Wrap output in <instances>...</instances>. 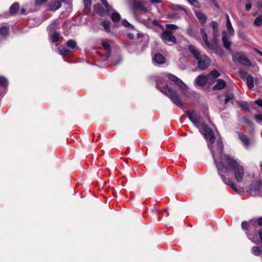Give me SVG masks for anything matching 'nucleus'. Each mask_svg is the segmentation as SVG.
Returning <instances> with one entry per match:
<instances>
[{"label":"nucleus","mask_w":262,"mask_h":262,"mask_svg":"<svg viewBox=\"0 0 262 262\" xmlns=\"http://www.w3.org/2000/svg\"><path fill=\"white\" fill-rule=\"evenodd\" d=\"M255 103L258 105L260 107H262V99L256 100L255 101Z\"/></svg>","instance_id":"obj_44"},{"label":"nucleus","mask_w":262,"mask_h":262,"mask_svg":"<svg viewBox=\"0 0 262 262\" xmlns=\"http://www.w3.org/2000/svg\"><path fill=\"white\" fill-rule=\"evenodd\" d=\"M220 76L219 72L216 70L212 71L209 74L207 75L208 77L209 80H214Z\"/></svg>","instance_id":"obj_23"},{"label":"nucleus","mask_w":262,"mask_h":262,"mask_svg":"<svg viewBox=\"0 0 262 262\" xmlns=\"http://www.w3.org/2000/svg\"><path fill=\"white\" fill-rule=\"evenodd\" d=\"M258 235L260 239L261 242H262V231H259L258 232Z\"/></svg>","instance_id":"obj_54"},{"label":"nucleus","mask_w":262,"mask_h":262,"mask_svg":"<svg viewBox=\"0 0 262 262\" xmlns=\"http://www.w3.org/2000/svg\"><path fill=\"white\" fill-rule=\"evenodd\" d=\"M239 139L242 141L246 147H248L250 144V141L247 137L242 133L239 132L237 134Z\"/></svg>","instance_id":"obj_16"},{"label":"nucleus","mask_w":262,"mask_h":262,"mask_svg":"<svg viewBox=\"0 0 262 262\" xmlns=\"http://www.w3.org/2000/svg\"><path fill=\"white\" fill-rule=\"evenodd\" d=\"M257 53L262 56V52H261L259 50H257Z\"/></svg>","instance_id":"obj_57"},{"label":"nucleus","mask_w":262,"mask_h":262,"mask_svg":"<svg viewBox=\"0 0 262 262\" xmlns=\"http://www.w3.org/2000/svg\"><path fill=\"white\" fill-rule=\"evenodd\" d=\"M226 28L228 31V33L232 36L234 34V30L232 27L231 23L230 21L226 22Z\"/></svg>","instance_id":"obj_26"},{"label":"nucleus","mask_w":262,"mask_h":262,"mask_svg":"<svg viewBox=\"0 0 262 262\" xmlns=\"http://www.w3.org/2000/svg\"><path fill=\"white\" fill-rule=\"evenodd\" d=\"M188 2L196 8H200V4L197 0H187Z\"/></svg>","instance_id":"obj_34"},{"label":"nucleus","mask_w":262,"mask_h":262,"mask_svg":"<svg viewBox=\"0 0 262 262\" xmlns=\"http://www.w3.org/2000/svg\"><path fill=\"white\" fill-rule=\"evenodd\" d=\"M209 81L207 75H200L195 80L196 83L200 86H203Z\"/></svg>","instance_id":"obj_12"},{"label":"nucleus","mask_w":262,"mask_h":262,"mask_svg":"<svg viewBox=\"0 0 262 262\" xmlns=\"http://www.w3.org/2000/svg\"><path fill=\"white\" fill-rule=\"evenodd\" d=\"M238 104L242 108L246 109L248 111H249V109L248 108V103L247 102H246V101H239V102H238Z\"/></svg>","instance_id":"obj_35"},{"label":"nucleus","mask_w":262,"mask_h":262,"mask_svg":"<svg viewBox=\"0 0 262 262\" xmlns=\"http://www.w3.org/2000/svg\"><path fill=\"white\" fill-rule=\"evenodd\" d=\"M111 12H112V14H111L112 20L114 23L119 22L121 19V16L119 14V13H118L117 12L114 11L113 9V11H112Z\"/></svg>","instance_id":"obj_21"},{"label":"nucleus","mask_w":262,"mask_h":262,"mask_svg":"<svg viewBox=\"0 0 262 262\" xmlns=\"http://www.w3.org/2000/svg\"><path fill=\"white\" fill-rule=\"evenodd\" d=\"M166 29L163 31L161 35V38L164 41L170 42L172 43H176L177 39L172 35L173 31L178 28V27L173 24H167L165 26Z\"/></svg>","instance_id":"obj_4"},{"label":"nucleus","mask_w":262,"mask_h":262,"mask_svg":"<svg viewBox=\"0 0 262 262\" xmlns=\"http://www.w3.org/2000/svg\"><path fill=\"white\" fill-rule=\"evenodd\" d=\"M232 60L234 63H239L243 66L250 67L252 66L251 61L243 52H235L232 55Z\"/></svg>","instance_id":"obj_5"},{"label":"nucleus","mask_w":262,"mask_h":262,"mask_svg":"<svg viewBox=\"0 0 262 262\" xmlns=\"http://www.w3.org/2000/svg\"><path fill=\"white\" fill-rule=\"evenodd\" d=\"M225 16L226 18V22H228V21H230L229 16L228 14H226Z\"/></svg>","instance_id":"obj_55"},{"label":"nucleus","mask_w":262,"mask_h":262,"mask_svg":"<svg viewBox=\"0 0 262 262\" xmlns=\"http://www.w3.org/2000/svg\"><path fill=\"white\" fill-rule=\"evenodd\" d=\"M59 25V21L58 20H54L49 26L48 30L52 31L56 29Z\"/></svg>","instance_id":"obj_27"},{"label":"nucleus","mask_w":262,"mask_h":262,"mask_svg":"<svg viewBox=\"0 0 262 262\" xmlns=\"http://www.w3.org/2000/svg\"><path fill=\"white\" fill-rule=\"evenodd\" d=\"M201 131L204 137L209 142H208V146L209 148L214 163L217 170L219 175L221 177L223 182L229 185L232 189L237 191L238 188L235 183L227 179L224 176L226 174L234 175L237 182H242L245 175V170L240 162L233 157L227 154H223V144L221 139H217L214 145L215 136L213 131L206 125H202Z\"/></svg>","instance_id":"obj_1"},{"label":"nucleus","mask_w":262,"mask_h":262,"mask_svg":"<svg viewBox=\"0 0 262 262\" xmlns=\"http://www.w3.org/2000/svg\"><path fill=\"white\" fill-rule=\"evenodd\" d=\"M71 53V51L67 48H63L59 50V53L63 56L69 55Z\"/></svg>","instance_id":"obj_32"},{"label":"nucleus","mask_w":262,"mask_h":262,"mask_svg":"<svg viewBox=\"0 0 262 262\" xmlns=\"http://www.w3.org/2000/svg\"><path fill=\"white\" fill-rule=\"evenodd\" d=\"M150 2L152 4H158L161 3L162 2V0H150Z\"/></svg>","instance_id":"obj_50"},{"label":"nucleus","mask_w":262,"mask_h":262,"mask_svg":"<svg viewBox=\"0 0 262 262\" xmlns=\"http://www.w3.org/2000/svg\"><path fill=\"white\" fill-rule=\"evenodd\" d=\"M132 8L134 9L135 12H139L142 14L145 13L147 11L142 0H134L133 2L132 1Z\"/></svg>","instance_id":"obj_7"},{"label":"nucleus","mask_w":262,"mask_h":262,"mask_svg":"<svg viewBox=\"0 0 262 262\" xmlns=\"http://www.w3.org/2000/svg\"><path fill=\"white\" fill-rule=\"evenodd\" d=\"M257 8L259 9L260 10H262V3L261 2H258L257 3Z\"/></svg>","instance_id":"obj_52"},{"label":"nucleus","mask_w":262,"mask_h":262,"mask_svg":"<svg viewBox=\"0 0 262 262\" xmlns=\"http://www.w3.org/2000/svg\"><path fill=\"white\" fill-rule=\"evenodd\" d=\"M25 11H26V10H25V8H21V13L25 14Z\"/></svg>","instance_id":"obj_56"},{"label":"nucleus","mask_w":262,"mask_h":262,"mask_svg":"<svg viewBox=\"0 0 262 262\" xmlns=\"http://www.w3.org/2000/svg\"><path fill=\"white\" fill-rule=\"evenodd\" d=\"M257 222L259 226H262V217L258 218Z\"/></svg>","instance_id":"obj_51"},{"label":"nucleus","mask_w":262,"mask_h":262,"mask_svg":"<svg viewBox=\"0 0 262 262\" xmlns=\"http://www.w3.org/2000/svg\"><path fill=\"white\" fill-rule=\"evenodd\" d=\"M168 78L173 81L181 90V93L184 95H187V86L180 79L178 78L175 75L168 74Z\"/></svg>","instance_id":"obj_6"},{"label":"nucleus","mask_w":262,"mask_h":262,"mask_svg":"<svg viewBox=\"0 0 262 262\" xmlns=\"http://www.w3.org/2000/svg\"><path fill=\"white\" fill-rule=\"evenodd\" d=\"M260 166H261V167H262V164H261V165H260Z\"/></svg>","instance_id":"obj_60"},{"label":"nucleus","mask_w":262,"mask_h":262,"mask_svg":"<svg viewBox=\"0 0 262 262\" xmlns=\"http://www.w3.org/2000/svg\"><path fill=\"white\" fill-rule=\"evenodd\" d=\"M262 24V16L257 17L254 21V25L256 26H260Z\"/></svg>","instance_id":"obj_36"},{"label":"nucleus","mask_w":262,"mask_h":262,"mask_svg":"<svg viewBox=\"0 0 262 262\" xmlns=\"http://www.w3.org/2000/svg\"><path fill=\"white\" fill-rule=\"evenodd\" d=\"M101 25L102 26L106 32H110V22L106 21H102L101 23Z\"/></svg>","instance_id":"obj_28"},{"label":"nucleus","mask_w":262,"mask_h":262,"mask_svg":"<svg viewBox=\"0 0 262 262\" xmlns=\"http://www.w3.org/2000/svg\"><path fill=\"white\" fill-rule=\"evenodd\" d=\"M122 25L126 28H129L131 26L130 24L125 19L122 20Z\"/></svg>","instance_id":"obj_40"},{"label":"nucleus","mask_w":262,"mask_h":262,"mask_svg":"<svg viewBox=\"0 0 262 262\" xmlns=\"http://www.w3.org/2000/svg\"><path fill=\"white\" fill-rule=\"evenodd\" d=\"M152 60L155 64H161L165 62V58L162 54L157 53L154 56Z\"/></svg>","instance_id":"obj_13"},{"label":"nucleus","mask_w":262,"mask_h":262,"mask_svg":"<svg viewBox=\"0 0 262 262\" xmlns=\"http://www.w3.org/2000/svg\"><path fill=\"white\" fill-rule=\"evenodd\" d=\"M188 118L191 120L193 124L197 127H199V119L195 115L193 111H188L187 113Z\"/></svg>","instance_id":"obj_11"},{"label":"nucleus","mask_w":262,"mask_h":262,"mask_svg":"<svg viewBox=\"0 0 262 262\" xmlns=\"http://www.w3.org/2000/svg\"><path fill=\"white\" fill-rule=\"evenodd\" d=\"M19 5L18 3H14L10 7V13L11 14H15L19 9Z\"/></svg>","instance_id":"obj_24"},{"label":"nucleus","mask_w":262,"mask_h":262,"mask_svg":"<svg viewBox=\"0 0 262 262\" xmlns=\"http://www.w3.org/2000/svg\"><path fill=\"white\" fill-rule=\"evenodd\" d=\"M92 0H83L84 11H89L91 6Z\"/></svg>","instance_id":"obj_30"},{"label":"nucleus","mask_w":262,"mask_h":262,"mask_svg":"<svg viewBox=\"0 0 262 262\" xmlns=\"http://www.w3.org/2000/svg\"><path fill=\"white\" fill-rule=\"evenodd\" d=\"M156 86L160 92L168 97L174 104L179 107L181 106V99L177 92L169 88L164 80H158Z\"/></svg>","instance_id":"obj_2"},{"label":"nucleus","mask_w":262,"mask_h":262,"mask_svg":"<svg viewBox=\"0 0 262 262\" xmlns=\"http://www.w3.org/2000/svg\"><path fill=\"white\" fill-rule=\"evenodd\" d=\"M94 10L95 13L99 15L105 16L111 13L113 11V9L105 8V9L100 4H98L94 6Z\"/></svg>","instance_id":"obj_9"},{"label":"nucleus","mask_w":262,"mask_h":262,"mask_svg":"<svg viewBox=\"0 0 262 262\" xmlns=\"http://www.w3.org/2000/svg\"><path fill=\"white\" fill-rule=\"evenodd\" d=\"M211 26L212 28V39L215 41L218 39V24L216 21H212L211 23Z\"/></svg>","instance_id":"obj_14"},{"label":"nucleus","mask_w":262,"mask_h":262,"mask_svg":"<svg viewBox=\"0 0 262 262\" xmlns=\"http://www.w3.org/2000/svg\"><path fill=\"white\" fill-rule=\"evenodd\" d=\"M195 14L197 18L202 24H204L205 23L207 19V17L204 13L200 11L196 10L195 11Z\"/></svg>","instance_id":"obj_20"},{"label":"nucleus","mask_w":262,"mask_h":262,"mask_svg":"<svg viewBox=\"0 0 262 262\" xmlns=\"http://www.w3.org/2000/svg\"><path fill=\"white\" fill-rule=\"evenodd\" d=\"M8 85V79L4 76H0V86H7Z\"/></svg>","instance_id":"obj_29"},{"label":"nucleus","mask_w":262,"mask_h":262,"mask_svg":"<svg viewBox=\"0 0 262 262\" xmlns=\"http://www.w3.org/2000/svg\"><path fill=\"white\" fill-rule=\"evenodd\" d=\"M47 0H36L35 4L36 6L42 4L46 2Z\"/></svg>","instance_id":"obj_43"},{"label":"nucleus","mask_w":262,"mask_h":262,"mask_svg":"<svg viewBox=\"0 0 262 262\" xmlns=\"http://www.w3.org/2000/svg\"><path fill=\"white\" fill-rule=\"evenodd\" d=\"M187 32H188V34L191 36H193L194 35L193 34V33L192 32V30L191 28H189L187 30Z\"/></svg>","instance_id":"obj_47"},{"label":"nucleus","mask_w":262,"mask_h":262,"mask_svg":"<svg viewBox=\"0 0 262 262\" xmlns=\"http://www.w3.org/2000/svg\"><path fill=\"white\" fill-rule=\"evenodd\" d=\"M188 49L198 61V67L201 70L208 68L210 65V60L205 54L201 55L199 50L192 45L188 46Z\"/></svg>","instance_id":"obj_3"},{"label":"nucleus","mask_w":262,"mask_h":262,"mask_svg":"<svg viewBox=\"0 0 262 262\" xmlns=\"http://www.w3.org/2000/svg\"><path fill=\"white\" fill-rule=\"evenodd\" d=\"M255 119L257 123H262V115H257L255 116Z\"/></svg>","instance_id":"obj_41"},{"label":"nucleus","mask_w":262,"mask_h":262,"mask_svg":"<svg viewBox=\"0 0 262 262\" xmlns=\"http://www.w3.org/2000/svg\"><path fill=\"white\" fill-rule=\"evenodd\" d=\"M63 3H64L67 4H71L72 2V0H60Z\"/></svg>","instance_id":"obj_49"},{"label":"nucleus","mask_w":262,"mask_h":262,"mask_svg":"<svg viewBox=\"0 0 262 262\" xmlns=\"http://www.w3.org/2000/svg\"><path fill=\"white\" fill-rule=\"evenodd\" d=\"M233 94H229L226 95L225 99V103H227L229 101L232 100L233 99Z\"/></svg>","instance_id":"obj_39"},{"label":"nucleus","mask_w":262,"mask_h":262,"mask_svg":"<svg viewBox=\"0 0 262 262\" xmlns=\"http://www.w3.org/2000/svg\"><path fill=\"white\" fill-rule=\"evenodd\" d=\"M101 3L104 6L106 9H113L111 6L109 5L106 0H100Z\"/></svg>","instance_id":"obj_38"},{"label":"nucleus","mask_w":262,"mask_h":262,"mask_svg":"<svg viewBox=\"0 0 262 262\" xmlns=\"http://www.w3.org/2000/svg\"><path fill=\"white\" fill-rule=\"evenodd\" d=\"M208 49L213 50L214 52L220 56L224 55V52L222 49L219 46V38L216 40L212 39V43L207 47Z\"/></svg>","instance_id":"obj_8"},{"label":"nucleus","mask_w":262,"mask_h":262,"mask_svg":"<svg viewBox=\"0 0 262 262\" xmlns=\"http://www.w3.org/2000/svg\"><path fill=\"white\" fill-rule=\"evenodd\" d=\"M251 7H252V6H251V4H250V3H248L246 5V10L247 11L250 10L251 9Z\"/></svg>","instance_id":"obj_48"},{"label":"nucleus","mask_w":262,"mask_h":262,"mask_svg":"<svg viewBox=\"0 0 262 262\" xmlns=\"http://www.w3.org/2000/svg\"><path fill=\"white\" fill-rule=\"evenodd\" d=\"M249 226V223L247 222H243L242 223V228L243 230H246Z\"/></svg>","instance_id":"obj_42"},{"label":"nucleus","mask_w":262,"mask_h":262,"mask_svg":"<svg viewBox=\"0 0 262 262\" xmlns=\"http://www.w3.org/2000/svg\"><path fill=\"white\" fill-rule=\"evenodd\" d=\"M101 45L107 51L110 50V45L107 41H102Z\"/></svg>","instance_id":"obj_37"},{"label":"nucleus","mask_w":262,"mask_h":262,"mask_svg":"<svg viewBox=\"0 0 262 262\" xmlns=\"http://www.w3.org/2000/svg\"><path fill=\"white\" fill-rule=\"evenodd\" d=\"M9 34V27L1 24L0 25V34L4 38H7Z\"/></svg>","instance_id":"obj_17"},{"label":"nucleus","mask_w":262,"mask_h":262,"mask_svg":"<svg viewBox=\"0 0 262 262\" xmlns=\"http://www.w3.org/2000/svg\"><path fill=\"white\" fill-rule=\"evenodd\" d=\"M122 61V58L121 57H118V59L117 61L114 60L113 63L115 65H118L120 63H121Z\"/></svg>","instance_id":"obj_45"},{"label":"nucleus","mask_w":262,"mask_h":262,"mask_svg":"<svg viewBox=\"0 0 262 262\" xmlns=\"http://www.w3.org/2000/svg\"><path fill=\"white\" fill-rule=\"evenodd\" d=\"M67 45L68 47L72 49H74L76 47L77 43L75 40L70 39L67 41Z\"/></svg>","instance_id":"obj_31"},{"label":"nucleus","mask_w":262,"mask_h":262,"mask_svg":"<svg viewBox=\"0 0 262 262\" xmlns=\"http://www.w3.org/2000/svg\"><path fill=\"white\" fill-rule=\"evenodd\" d=\"M175 9H182V10L185 11V9H184L183 8H181L180 6H179L178 5H177V6H175Z\"/></svg>","instance_id":"obj_53"},{"label":"nucleus","mask_w":262,"mask_h":262,"mask_svg":"<svg viewBox=\"0 0 262 262\" xmlns=\"http://www.w3.org/2000/svg\"><path fill=\"white\" fill-rule=\"evenodd\" d=\"M61 4L59 1L51 0L49 4V9L53 11H55L60 8Z\"/></svg>","instance_id":"obj_15"},{"label":"nucleus","mask_w":262,"mask_h":262,"mask_svg":"<svg viewBox=\"0 0 262 262\" xmlns=\"http://www.w3.org/2000/svg\"><path fill=\"white\" fill-rule=\"evenodd\" d=\"M60 33L58 32L54 31L52 33L49 34V38L52 42H56L59 39Z\"/></svg>","instance_id":"obj_22"},{"label":"nucleus","mask_w":262,"mask_h":262,"mask_svg":"<svg viewBox=\"0 0 262 262\" xmlns=\"http://www.w3.org/2000/svg\"><path fill=\"white\" fill-rule=\"evenodd\" d=\"M247 85L249 89H252L254 86L253 77L251 75H248L247 77Z\"/></svg>","instance_id":"obj_25"},{"label":"nucleus","mask_w":262,"mask_h":262,"mask_svg":"<svg viewBox=\"0 0 262 262\" xmlns=\"http://www.w3.org/2000/svg\"><path fill=\"white\" fill-rule=\"evenodd\" d=\"M226 82L223 79H218L216 83L213 86V90H222L226 86Z\"/></svg>","instance_id":"obj_18"},{"label":"nucleus","mask_w":262,"mask_h":262,"mask_svg":"<svg viewBox=\"0 0 262 262\" xmlns=\"http://www.w3.org/2000/svg\"><path fill=\"white\" fill-rule=\"evenodd\" d=\"M200 33L206 47L210 46L211 43L208 41L207 34L204 28H201Z\"/></svg>","instance_id":"obj_19"},{"label":"nucleus","mask_w":262,"mask_h":262,"mask_svg":"<svg viewBox=\"0 0 262 262\" xmlns=\"http://www.w3.org/2000/svg\"><path fill=\"white\" fill-rule=\"evenodd\" d=\"M245 122L247 124H248L250 126H252L253 124L252 121L250 120H249V119H245Z\"/></svg>","instance_id":"obj_46"},{"label":"nucleus","mask_w":262,"mask_h":262,"mask_svg":"<svg viewBox=\"0 0 262 262\" xmlns=\"http://www.w3.org/2000/svg\"><path fill=\"white\" fill-rule=\"evenodd\" d=\"M127 36H128V37L129 39H131V34L128 33V34H127Z\"/></svg>","instance_id":"obj_59"},{"label":"nucleus","mask_w":262,"mask_h":262,"mask_svg":"<svg viewBox=\"0 0 262 262\" xmlns=\"http://www.w3.org/2000/svg\"><path fill=\"white\" fill-rule=\"evenodd\" d=\"M248 237L253 243H254L255 244H258L259 241H258V238H257V236L256 235H255L253 236H252L250 235H248Z\"/></svg>","instance_id":"obj_33"},{"label":"nucleus","mask_w":262,"mask_h":262,"mask_svg":"<svg viewBox=\"0 0 262 262\" xmlns=\"http://www.w3.org/2000/svg\"><path fill=\"white\" fill-rule=\"evenodd\" d=\"M125 164L127 165V166H128V159H125Z\"/></svg>","instance_id":"obj_58"},{"label":"nucleus","mask_w":262,"mask_h":262,"mask_svg":"<svg viewBox=\"0 0 262 262\" xmlns=\"http://www.w3.org/2000/svg\"><path fill=\"white\" fill-rule=\"evenodd\" d=\"M222 41L224 47L229 50L231 51V41L228 37V33L225 31H223L222 33Z\"/></svg>","instance_id":"obj_10"}]
</instances>
